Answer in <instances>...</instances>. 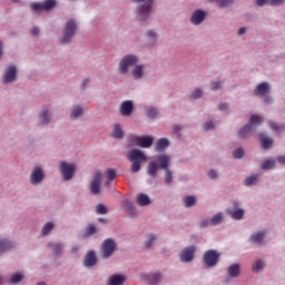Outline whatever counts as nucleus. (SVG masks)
I'll list each match as a JSON object with an SVG mask.
<instances>
[{
	"label": "nucleus",
	"mask_w": 285,
	"mask_h": 285,
	"mask_svg": "<svg viewBox=\"0 0 285 285\" xmlns=\"http://www.w3.org/2000/svg\"><path fill=\"white\" fill-rule=\"evenodd\" d=\"M157 161L159 166L157 165ZM157 161L153 160L148 164L147 174L149 177L155 179V177H157V171L161 168V170H165V184H173V171L168 169V166L170 165V156L160 155Z\"/></svg>",
	"instance_id": "f257e3e1"
},
{
	"label": "nucleus",
	"mask_w": 285,
	"mask_h": 285,
	"mask_svg": "<svg viewBox=\"0 0 285 285\" xmlns=\"http://www.w3.org/2000/svg\"><path fill=\"white\" fill-rule=\"evenodd\" d=\"M127 159L131 161V173H139L141 170V164H145L148 158L140 149H131L127 155Z\"/></svg>",
	"instance_id": "f03ea898"
},
{
	"label": "nucleus",
	"mask_w": 285,
	"mask_h": 285,
	"mask_svg": "<svg viewBox=\"0 0 285 285\" xmlns=\"http://www.w3.org/2000/svg\"><path fill=\"white\" fill-rule=\"evenodd\" d=\"M263 122L264 119H262V117L253 115L249 118V124L238 131L240 139H246L247 137H249L253 130H257V127L262 126Z\"/></svg>",
	"instance_id": "7ed1b4c3"
},
{
	"label": "nucleus",
	"mask_w": 285,
	"mask_h": 285,
	"mask_svg": "<svg viewBox=\"0 0 285 285\" xmlns=\"http://www.w3.org/2000/svg\"><path fill=\"white\" fill-rule=\"evenodd\" d=\"M134 3H142L140 9L137 12V19L139 21H146L153 12V6L155 4V0H132Z\"/></svg>",
	"instance_id": "20e7f679"
},
{
	"label": "nucleus",
	"mask_w": 285,
	"mask_h": 285,
	"mask_svg": "<svg viewBox=\"0 0 285 285\" xmlns=\"http://www.w3.org/2000/svg\"><path fill=\"white\" fill-rule=\"evenodd\" d=\"M219 257H222V254L215 249H208L203 255V264L205 268H214V266H217L219 264Z\"/></svg>",
	"instance_id": "39448f33"
},
{
	"label": "nucleus",
	"mask_w": 285,
	"mask_h": 285,
	"mask_svg": "<svg viewBox=\"0 0 285 285\" xmlns=\"http://www.w3.org/2000/svg\"><path fill=\"white\" fill-rule=\"evenodd\" d=\"M77 21L73 19L67 20L65 24V30H63V37L61 39V43H70L75 35H77Z\"/></svg>",
	"instance_id": "423d86ee"
},
{
	"label": "nucleus",
	"mask_w": 285,
	"mask_h": 285,
	"mask_svg": "<svg viewBox=\"0 0 285 285\" xmlns=\"http://www.w3.org/2000/svg\"><path fill=\"white\" fill-rule=\"evenodd\" d=\"M253 92L255 97H262L265 104H273V98L268 96L271 95V83L261 82L257 85Z\"/></svg>",
	"instance_id": "0eeeda50"
},
{
	"label": "nucleus",
	"mask_w": 285,
	"mask_h": 285,
	"mask_svg": "<svg viewBox=\"0 0 285 285\" xmlns=\"http://www.w3.org/2000/svg\"><path fill=\"white\" fill-rule=\"evenodd\" d=\"M57 6V0H47L43 3L41 2H32L30 4V8L32 12L36 14H40V12H50Z\"/></svg>",
	"instance_id": "6e6552de"
},
{
	"label": "nucleus",
	"mask_w": 285,
	"mask_h": 285,
	"mask_svg": "<svg viewBox=\"0 0 285 285\" xmlns=\"http://www.w3.org/2000/svg\"><path fill=\"white\" fill-rule=\"evenodd\" d=\"M138 61L139 59L137 58V56H132V55L125 56L120 60L119 67H118L120 75H128V68H130V66H137Z\"/></svg>",
	"instance_id": "1a4fd4ad"
},
{
	"label": "nucleus",
	"mask_w": 285,
	"mask_h": 285,
	"mask_svg": "<svg viewBox=\"0 0 285 285\" xmlns=\"http://www.w3.org/2000/svg\"><path fill=\"white\" fill-rule=\"evenodd\" d=\"M117 250V243H115V239L112 238H107L102 242L101 244V253L102 257L108 258L112 253Z\"/></svg>",
	"instance_id": "9d476101"
},
{
	"label": "nucleus",
	"mask_w": 285,
	"mask_h": 285,
	"mask_svg": "<svg viewBox=\"0 0 285 285\" xmlns=\"http://www.w3.org/2000/svg\"><path fill=\"white\" fill-rule=\"evenodd\" d=\"M59 170L66 181L75 177V165L61 161L59 165Z\"/></svg>",
	"instance_id": "9b49d317"
},
{
	"label": "nucleus",
	"mask_w": 285,
	"mask_h": 285,
	"mask_svg": "<svg viewBox=\"0 0 285 285\" xmlns=\"http://www.w3.org/2000/svg\"><path fill=\"white\" fill-rule=\"evenodd\" d=\"M46 179V174L41 167H36L30 174V184L32 186H39Z\"/></svg>",
	"instance_id": "f8f14e48"
},
{
	"label": "nucleus",
	"mask_w": 285,
	"mask_h": 285,
	"mask_svg": "<svg viewBox=\"0 0 285 285\" xmlns=\"http://www.w3.org/2000/svg\"><path fill=\"white\" fill-rule=\"evenodd\" d=\"M101 180H102L101 173H96L92 181L89 185V190L91 195H99V193H101Z\"/></svg>",
	"instance_id": "ddd939ff"
},
{
	"label": "nucleus",
	"mask_w": 285,
	"mask_h": 285,
	"mask_svg": "<svg viewBox=\"0 0 285 285\" xmlns=\"http://www.w3.org/2000/svg\"><path fill=\"white\" fill-rule=\"evenodd\" d=\"M134 141H136L139 148H150L155 144V138L150 136H136Z\"/></svg>",
	"instance_id": "4468645a"
},
{
	"label": "nucleus",
	"mask_w": 285,
	"mask_h": 285,
	"mask_svg": "<svg viewBox=\"0 0 285 285\" xmlns=\"http://www.w3.org/2000/svg\"><path fill=\"white\" fill-rule=\"evenodd\" d=\"M205 19H206V12L202 9H197L196 11L193 12L190 17V23H193V26H202Z\"/></svg>",
	"instance_id": "2eb2a0df"
},
{
	"label": "nucleus",
	"mask_w": 285,
	"mask_h": 285,
	"mask_svg": "<svg viewBox=\"0 0 285 285\" xmlns=\"http://www.w3.org/2000/svg\"><path fill=\"white\" fill-rule=\"evenodd\" d=\"M12 81H17V67L9 66L3 75V83H12Z\"/></svg>",
	"instance_id": "dca6fc26"
},
{
	"label": "nucleus",
	"mask_w": 285,
	"mask_h": 285,
	"mask_svg": "<svg viewBox=\"0 0 285 285\" xmlns=\"http://www.w3.org/2000/svg\"><path fill=\"white\" fill-rule=\"evenodd\" d=\"M191 259H195V246L186 247L180 253V262L188 263Z\"/></svg>",
	"instance_id": "f3484780"
},
{
	"label": "nucleus",
	"mask_w": 285,
	"mask_h": 285,
	"mask_svg": "<svg viewBox=\"0 0 285 285\" xmlns=\"http://www.w3.org/2000/svg\"><path fill=\"white\" fill-rule=\"evenodd\" d=\"M134 110H135V106L132 105V101L125 100L121 102L120 115H122V117H130Z\"/></svg>",
	"instance_id": "a211bd4d"
},
{
	"label": "nucleus",
	"mask_w": 285,
	"mask_h": 285,
	"mask_svg": "<svg viewBox=\"0 0 285 285\" xmlns=\"http://www.w3.org/2000/svg\"><path fill=\"white\" fill-rule=\"evenodd\" d=\"M233 206H234V212L230 209H227L226 213L230 215L232 219H236V220L243 219L245 212L244 209H239V203L234 202Z\"/></svg>",
	"instance_id": "6ab92c4d"
},
{
	"label": "nucleus",
	"mask_w": 285,
	"mask_h": 285,
	"mask_svg": "<svg viewBox=\"0 0 285 285\" xmlns=\"http://www.w3.org/2000/svg\"><path fill=\"white\" fill-rule=\"evenodd\" d=\"M97 265V254L94 250H90L86 254L83 258V266L86 268H92V266Z\"/></svg>",
	"instance_id": "aec40b11"
},
{
	"label": "nucleus",
	"mask_w": 285,
	"mask_h": 285,
	"mask_svg": "<svg viewBox=\"0 0 285 285\" xmlns=\"http://www.w3.org/2000/svg\"><path fill=\"white\" fill-rule=\"evenodd\" d=\"M266 235H268V232H256L250 235L249 242H252V244L262 245L264 244V239L266 238Z\"/></svg>",
	"instance_id": "412c9836"
},
{
	"label": "nucleus",
	"mask_w": 285,
	"mask_h": 285,
	"mask_svg": "<svg viewBox=\"0 0 285 285\" xmlns=\"http://www.w3.org/2000/svg\"><path fill=\"white\" fill-rule=\"evenodd\" d=\"M125 282L126 277H124V275L114 274L109 277L108 285H124Z\"/></svg>",
	"instance_id": "4be33fe9"
},
{
	"label": "nucleus",
	"mask_w": 285,
	"mask_h": 285,
	"mask_svg": "<svg viewBox=\"0 0 285 285\" xmlns=\"http://www.w3.org/2000/svg\"><path fill=\"white\" fill-rule=\"evenodd\" d=\"M240 271H242V267L239 266V264L235 263L228 266L227 275H229V277H239Z\"/></svg>",
	"instance_id": "5701e85b"
},
{
	"label": "nucleus",
	"mask_w": 285,
	"mask_h": 285,
	"mask_svg": "<svg viewBox=\"0 0 285 285\" xmlns=\"http://www.w3.org/2000/svg\"><path fill=\"white\" fill-rule=\"evenodd\" d=\"M170 146V142L166 138H160L156 141L155 150L156 153H163V150H166Z\"/></svg>",
	"instance_id": "b1692460"
},
{
	"label": "nucleus",
	"mask_w": 285,
	"mask_h": 285,
	"mask_svg": "<svg viewBox=\"0 0 285 285\" xmlns=\"http://www.w3.org/2000/svg\"><path fill=\"white\" fill-rule=\"evenodd\" d=\"M259 139H261L262 147L265 150H268L269 148H272V146L274 144L273 138L266 137V135H264V134H259Z\"/></svg>",
	"instance_id": "393cba45"
},
{
	"label": "nucleus",
	"mask_w": 285,
	"mask_h": 285,
	"mask_svg": "<svg viewBox=\"0 0 285 285\" xmlns=\"http://www.w3.org/2000/svg\"><path fill=\"white\" fill-rule=\"evenodd\" d=\"M40 126H47L50 124V114L48 112V107L42 108V112L39 115Z\"/></svg>",
	"instance_id": "a878e982"
},
{
	"label": "nucleus",
	"mask_w": 285,
	"mask_h": 285,
	"mask_svg": "<svg viewBox=\"0 0 285 285\" xmlns=\"http://www.w3.org/2000/svg\"><path fill=\"white\" fill-rule=\"evenodd\" d=\"M136 202H137L138 206H149L150 197H148V195H146V194H139L136 197Z\"/></svg>",
	"instance_id": "bb28decb"
},
{
	"label": "nucleus",
	"mask_w": 285,
	"mask_h": 285,
	"mask_svg": "<svg viewBox=\"0 0 285 285\" xmlns=\"http://www.w3.org/2000/svg\"><path fill=\"white\" fill-rule=\"evenodd\" d=\"M131 75L134 79H141V77H144V65L136 66L132 69Z\"/></svg>",
	"instance_id": "cd10ccee"
},
{
	"label": "nucleus",
	"mask_w": 285,
	"mask_h": 285,
	"mask_svg": "<svg viewBox=\"0 0 285 285\" xmlns=\"http://www.w3.org/2000/svg\"><path fill=\"white\" fill-rule=\"evenodd\" d=\"M185 208H193L197 204V198L195 196H186L184 198Z\"/></svg>",
	"instance_id": "c85d7f7f"
},
{
	"label": "nucleus",
	"mask_w": 285,
	"mask_h": 285,
	"mask_svg": "<svg viewBox=\"0 0 285 285\" xmlns=\"http://www.w3.org/2000/svg\"><path fill=\"white\" fill-rule=\"evenodd\" d=\"M265 266H266V263H264V261L262 259H258L254 263L253 271L254 273H261V271H264Z\"/></svg>",
	"instance_id": "c756f323"
},
{
	"label": "nucleus",
	"mask_w": 285,
	"mask_h": 285,
	"mask_svg": "<svg viewBox=\"0 0 285 285\" xmlns=\"http://www.w3.org/2000/svg\"><path fill=\"white\" fill-rule=\"evenodd\" d=\"M95 233H97V227L94 224L88 225V227L86 228L85 233H83V237H92V235H95Z\"/></svg>",
	"instance_id": "7c9ffc66"
},
{
	"label": "nucleus",
	"mask_w": 285,
	"mask_h": 285,
	"mask_svg": "<svg viewBox=\"0 0 285 285\" xmlns=\"http://www.w3.org/2000/svg\"><path fill=\"white\" fill-rule=\"evenodd\" d=\"M259 179V174L252 175L245 178V186H253V184H257Z\"/></svg>",
	"instance_id": "2f4dec72"
},
{
	"label": "nucleus",
	"mask_w": 285,
	"mask_h": 285,
	"mask_svg": "<svg viewBox=\"0 0 285 285\" xmlns=\"http://www.w3.org/2000/svg\"><path fill=\"white\" fill-rule=\"evenodd\" d=\"M114 137L115 139H122L124 138V130L119 124L115 125L114 127Z\"/></svg>",
	"instance_id": "473e14b6"
},
{
	"label": "nucleus",
	"mask_w": 285,
	"mask_h": 285,
	"mask_svg": "<svg viewBox=\"0 0 285 285\" xmlns=\"http://www.w3.org/2000/svg\"><path fill=\"white\" fill-rule=\"evenodd\" d=\"M81 115H83V108L75 107L71 110L70 117H71V119H77V117H81Z\"/></svg>",
	"instance_id": "72a5a7b5"
},
{
	"label": "nucleus",
	"mask_w": 285,
	"mask_h": 285,
	"mask_svg": "<svg viewBox=\"0 0 285 285\" xmlns=\"http://www.w3.org/2000/svg\"><path fill=\"white\" fill-rule=\"evenodd\" d=\"M52 228H55V224L49 222L46 223L42 227L41 234L42 235H50V232L52 230Z\"/></svg>",
	"instance_id": "f704fd0d"
},
{
	"label": "nucleus",
	"mask_w": 285,
	"mask_h": 285,
	"mask_svg": "<svg viewBox=\"0 0 285 285\" xmlns=\"http://www.w3.org/2000/svg\"><path fill=\"white\" fill-rule=\"evenodd\" d=\"M222 219H224V216L222 215V213H218L210 219V225L217 226V224H222Z\"/></svg>",
	"instance_id": "c9c22d12"
},
{
	"label": "nucleus",
	"mask_w": 285,
	"mask_h": 285,
	"mask_svg": "<svg viewBox=\"0 0 285 285\" xmlns=\"http://www.w3.org/2000/svg\"><path fill=\"white\" fill-rule=\"evenodd\" d=\"M274 166H275V160H274V159L265 160V161L262 164L263 170H271V169H273Z\"/></svg>",
	"instance_id": "e433bc0d"
},
{
	"label": "nucleus",
	"mask_w": 285,
	"mask_h": 285,
	"mask_svg": "<svg viewBox=\"0 0 285 285\" xmlns=\"http://www.w3.org/2000/svg\"><path fill=\"white\" fill-rule=\"evenodd\" d=\"M269 127L274 132H283L284 131V126H279L277 122L269 121Z\"/></svg>",
	"instance_id": "4c0bfd02"
},
{
	"label": "nucleus",
	"mask_w": 285,
	"mask_h": 285,
	"mask_svg": "<svg viewBox=\"0 0 285 285\" xmlns=\"http://www.w3.org/2000/svg\"><path fill=\"white\" fill-rule=\"evenodd\" d=\"M97 215H108V208L104 204H98L96 207Z\"/></svg>",
	"instance_id": "58836bf2"
},
{
	"label": "nucleus",
	"mask_w": 285,
	"mask_h": 285,
	"mask_svg": "<svg viewBox=\"0 0 285 285\" xmlns=\"http://www.w3.org/2000/svg\"><path fill=\"white\" fill-rule=\"evenodd\" d=\"M9 248H12V243L6 239H0V250H8Z\"/></svg>",
	"instance_id": "ea45409f"
},
{
	"label": "nucleus",
	"mask_w": 285,
	"mask_h": 285,
	"mask_svg": "<svg viewBox=\"0 0 285 285\" xmlns=\"http://www.w3.org/2000/svg\"><path fill=\"white\" fill-rule=\"evenodd\" d=\"M149 279H150L154 284H157V282H160V281H161V273H159V272L151 273V274L149 275Z\"/></svg>",
	"instance_id": "a19ab883"
},
{
	"label": "nucleus",
	"mask_w": 285,
	"mask_h": 285,
	"mask_svg": "<svg viewBox=\"0 0 285 285\" xmlns=\"http://www.w3.org/2000/svg\"><path fill=\"white\" fill-rule=\"evenodd\" d=\"M218 8H228V6H233V0H216Z\"/></svg>",
	"instance_id": "79ce46f5"
},
{
	"label": "nucleus",
	"mask_w": 285,
	"mask_h": 285,
	"mask_svg": "<svg viewBox=\"0 0 285 285\" xmlns=\"http://www.w3.org/2000/svg\"><path fill=\"white\" fill-rule=\"evenodd\" d=\"M105 175H107L108 181H112V179H115V177H117V170H115V169H107L105 171Z\"/></svg>",
	"instance_id": "37998d69"
},
{
	"label": "nucleus",
	"mask_w": 285,
	"mask_h": 285,
	"mask_svg": "<svg viewBox=\"0 0 285 285\" xmlns=\"http://www.w3.org/2000/svg\"><path fill=\"white\" fill-rule=\"evenodd\" d=\"M23 279V275L21 274H13L11 275V284H19Z\"/></svg>",
	"instance_id": "c03bdc74"
},
{
	"label": "nucleus",
	"mask_w": 285,
	"mask_h": 285,
	"mask_svg": "<svg viewBox=\"0 0 285 285\" xmlns=\"http://www.w3.org/2000/svg\"><path fill=\"white\" fill-rule=\"evenodd\" d=\"M234 159H242L244 157V149L243 148H237L234 150Z\"/></svg>",
	"instance_id": "a18cd8bd"
},
{
	"label": "nucleus",
	"mask_w": 285,
	"mask_h": 285,
	"mask_svg": "<svg viewBox=\"0 0 285 285\" xmlns=\"http://www.w3.org/2000/svg\"><path fill=\"white\" fill-rule=\"evenodd\" d=\"M155 235L150 234L147 238V240L145 242V246L146 248H150L153 246V244H155Z\"/></svg>",
	"instance_id": "49530a36"
},
{
	"label": "nucleus",
	"mask_w": 285,
	"mask_h": 285,
	"mask_svg": "<svg viewBox=\"0 0 285 285\" xmlns=\"http://www.w3.org/2000/svg\"><path fill=\"white\" fill-rule=\"evenodd\" d=\"M62 250H63V244H56V245L53 246V254H55V255L61 254Z\"/></svg>",
	"instance_id": "de8ad7c7"
},
{
	"label": "nucleus",
	"mask_w": 285,
	"mask_h": 285,
	"mask_svg": "<svg viewBox=\"0 0 285 285\" xmlns=\"http://www.w3.org/2000/svg\"><path fill=\"white\" fill-rule=\"evenodd\" d=\"M158 112L156 108H151L147 111V117L149 119H155V117H157Z\"/></svg>",
	"instance_id": "09e8293b"
},
{
	"label": "nucleus",
	"mask_w": 285,
	"mask_h": 285,
	"mask_svg": "<svg viewBox=\"0 0 285 285\" xmlns=\"http://www.w3.org/2000/svg\"><path fill=\"white\" fill-rule=\"evenodd\" d=\"M213 128H215V125L213 124V121L203 124V130H205V131L213 130Z\"/></svg>",
	"instance_id": "8fccbe9b"
},
{
	"label": "nucleus",
	"mask_w": 285,
	"mask_h": 285,
	"mask_svg": "<svg viewBox=\"0 0 285 285\" xmlns=\"http://www.w3.org/2000/svg\"><path fill=\"white\" fill-rule=\"evenodd\" d=\"M126 210L129 215H135V206L131 203H126Z\"/></svg>",
	"instance_id": "3c124183"
},
{
	"label": "nucleus",
	"mask_w": 285,
	"mask_h": 285,
	"mask_svg": "<svg viewBox=\"0 0 285 285\" xmlns=\"http://www.w3.org/2000/svg\"><path fill=\"white\" fill-rule=\"evenodd\" d=\"M202 95H204V91H202V89H196V90L191 94V97H193V99H199V97H202Z\"/></svg>",
	"instance_id": "603ef678"
},
{
	"label": "nucleus",
	"mask_w": 285,
	"mask_h": 285,
	"mask_svg": "<svg viewBox=\"0 0 285 285\" xmlns=\"http://www.w3.org/2000/svg\"><path fill=\"white\" fill-rule=\"evenodd\" d=\"M284 0H269V6H282Z\"/></svg>",
	"instance_id": "864d4df0"
},
{
	"label": "nucleus",
	"mask_w": 285,
	"mask_h": 285,
	"mask_svg": "<svg viewBox=\"0 0 285 285\" xmlns=\"http://www.w3.org/2000/svg\"><path fill=\"white\" fill-rule=\"evenodd\" d=\"M209 179H217V171L215 169H212L208 171Z\"/></svg>",
	"instance_id": "5fc2aeb1"
},
{
	"label": "nucleus",
	"mask_w": 285,
	"mask_h": 285,
	"mask_svg": "<svg viewBox=\"0 0 285 285\" xmlns=\"http://www.w3.org/2000/svg\"><path fill=\"white\" fill-rule=\"evenodd\" d=\"M256 3L262 8L264 6H267V3L271 4V0H256Z\"/></svg>",
	"instance_id": "6e6d98bb"
},
{
	"label": "nucleus",
	"mask_w": 285,
	"mask_h": 285,
	"mask_svg": "<svg viewBox=\"0 0 285 285\" xmlns=\"http://www.w3.org/2000/svg\"><path fill=\"white\" fill-rule=\"evenodd\" d=\"M147 37H148V39H157V33L153 30H149L147 32Z\"/></svg>",
	"instance_id": "4d7b16f0"
},
{
	"label": "nucleus",
	"mask_w": 285,
	"mask_h": 285,
	"mask_svg": "<svg viewBox=\"0 0 285 285\" xmlns=\"http://www.w3.org/2000/svg\"><path fill=\"white\" fill-rule=\"evenodd\" d=\"M222 88V83L219 81L212 83V90H219Z\"/></svg>",
	"instance_id": "13d9d810"
},
{
	"label": "nucleus",
	"mask_w": 285,
	"mask_h": 285,
	"mask_svg": "<svg viewBox=\"0 0 285 285\" xmlns=\"http://www.w3.org/2000/svg\"><path fill=\"white\" fill-rule=\"evenodd\" d=\"M210 224V222L208 219L202 220L199 226L200 228H206V226H208Z\"/></svg>",
	"instance_id": "bf43d9fd"
},
{
	"label": "nucleus",
	"mask_w": 285,
	"mask_h": 285,
	"mask_svg": "<svg viewBox=\"0 0 285 285\" xmlns=\"http://www.w3.org/2000/svg\"><path fill=\"white\" fill-rule=\"evenodd\" d=\"M31 33L33 35V37H38V35H39V28H38V27H32Z\"/></svg>",
	"instance_id": "052dcab7"
},
{
	"label": "nucleus",
	"mask_w": 285,
	"mask_h": 285,
	"mask_svg": "<svg viewBox=\"0 0 285 285\" xmlns=\"http://www.w3.org/2000/svg\"><path fill=\"white\" fill-rule=\"evenodd\" d=\"M88 83H90V79L86 78V79L82 80L81 87L86 88V86H88Z\"/></svg>",
	"instance_id": "680f3d73"
},
{
	"label": "nucleus",
	"mask_w": 285,
	"mask_h": 285,
	"mask_svg": "<svg viewBox=\"0 0 285 285\" xmlns=\"http://www.w3.org/2000/svg\"><path fill=\"white\" fill-rule=\"evenodd\" d=\"M218 108L219 110H226L228 108V104H220Z\"/></svg>",
	"instance_id": "e2e57ef3"
},
{
	"label": "nucleus",
	"mask_w": 285,
	"mask_h": 285,
	"mask_svg": "<svg viewBox=\"0 0 285 285\" xmlns=\"http://www.w3.org/2000/svg\"><path fill=\"white\" fill-rule=\"evenodd\" d=\"M246 32V28L242 27L239 30H238V35H244Z\"/></svg>",
	"instance_id": "0e129e2a"
},
{
	"label": "nucleus",
	"mask_w": 285,
	"mask_h": 285,
	"mask_svg": "<svg viewBox=\"0 0 285 285\" xmlns=\"http://www.w3.org/2000/svg\"><path fill=\"white\" fill-rule=\"evenodd\" d=\"M278 161H279L281 164H285V156L278 157Z\"/></svg>",
	"instance_id": "69168bd1"
},
{
	"label": "nucleus",
	"mask_w": 285,
	"mask_h": 285,
	"mask_svg": "<svg viewBox=\"0 0 285 285\" xmlns=\"http://www.w3.org/2000/svg\"><path fill=\"white\" fill-rule=\"evenodd\" d=\"M174 130H175V132H179V130H181V127H180L179 125H176V126L174 127Z\"/></svg>",
	"instance_id": "338daca9"
},
{
	"label": "nucleus",
	"mask_w": 285,
	"mask_h": 285,
	"mask_svg": "<svg viewBox=\"0 0 285 285\" xmlns=\"http://www.w3.org/2000/svg\"><path fill=\"white\" fill-rule=\"evenodd\" d=\"M79 252V247H72L71 248V253H78Z\"/></svg>",
	"instance_id": "774afa93"
}]
</instances>
